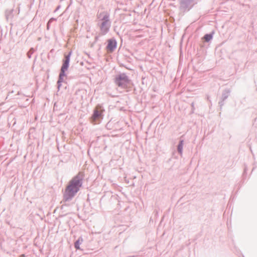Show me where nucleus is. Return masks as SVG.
<instances>
[{"label": "nucleus", "instance_id": "nucleus-1", "mask_svg": "<svg viewBox=\"0 0 257 257\" xmlns=\"http://www.w3.org/2000/svg\"><path fill=\"white\" fill-rule=\"evenodd\" d=\"M81 185L80 180L78 177L73 178L65 190L63 195L64 200L67 201L71 199L78 191Z\"/></svg>", "mask_w": 257, "mask_h": 257}, {"label": "nucleus", "instance_id": "nucleus-4", "mask_svg": "<svg viewBox=\"0 0 257 257\" xmlns=\"http://www.w3.org/2000/svg\"><path fill=\"white\" fill-rule=\"evenodd\" d=\"M70 55L71 53H69L68 55H65V60L63 61V64L61 69V72L59 75V80L58 81V83L62 82L64 77L65 76V72L66 71H67L69 66Z\"/></svg>", "mask_w": 257, "mask_h": 257}, {"label": "nucleus", "instance_id": "nucleus-6", "mask_svg": "<svg viewBox=\"0 0 257 257\" xmlns=\"http://www.w3.org/2000/svg\"><path fill=\"white\" fill-rule=\"evenodd\" d=\"M99 17H103L102 20H103L104 22L102 23V26H104L105 25L106 23L108 21V17H109L108 15L105 12H103L102 13H100L99 14Z\"/></svg>", "mask_w": 257, "mask_h": 257}, {"label": "nucleus", "instance_id": "nucleus-9", "mask_svg": "<svg viewBox=\"0 0 257 257\" xmlns=\"http://www.w3.org/2000/svg\"><path fill=\"white\" fill-rule=\"evenodd\" d=\"M182 149H183V141H181L178 146V151L180 153H182Z\"/></svg>", "mask_w": 257, "mask_h": 257}, {"label": "nucleus", "instance_id": "nucleus-3", "mask_svg": "<svg viewBox=\"0 0 257 257\" xmlns=\"http://www.w3.org/2000/svg\"><path fill=\"white\" fill-rule=\"evenodd\" d=\"M104 110L100 105H97L93 111V114L91 117V121L93 124L97 123V121H99L102 118V113Z\"/></svg>", "mask_w": 257, "mask_h": 257}, {"label": "nucleus", "instance_id": "nucleus-2", "mask_svg": "<svg viewBox=\"0 0 257 257\" xmlns=\"http://www.w3.org/2000/svg\"><path fill=\"white\" fill-rule=\"evenodd\" d=\"M115 82L118 86L122 88H127L131 84L130 80L124 74L117 75L115 79Z\"/></svg>", "mask_w": 257, "mask_h": 257}, {"label": "nucleus", "instance_id": "nucleus-5", "mask_svg": "<svg viewBox=\"0 0 257 257\" xmlns=\"http://www.w3.org/2000/svg\"><path fill=\"white\" fill-rule=\"evenodd\" d=\"M116 47V42L115 40L110 39L108 40L107 50L109 52H112Z\"/></svg>", "mask_w": 257, "mask_h": 257}, {"label": "nucleus", "instance_id": "nucleus-8", "mask_svg": "<svg viewBox=\"0 0 257 257\" xmlns=\"http://www.w3.org/2000/svg\"><path fill=\"white\" fill-rule=\"evenodd\" d=\"M212 38V35L210 34H206L204 36V39L206 42H208Z\"/></svg>", "mask_w": 257, "mask_h": 257}, {"label": "nucleus", "instance_id": "nucleus-7", "mask_svg": "<svg viewBox=\"0 0 257 257\" xmlns=\"http://www.w3.org/2000/svg\"><path fill=\"white\" fill-rule=\"evenodd\" d=\"M83 241V239L81 238H79L75 242V247L78 249H80V244L81 243V242Z\"/></svg>", "mask_w": 257, "mask_h": 257}]
</instances>
